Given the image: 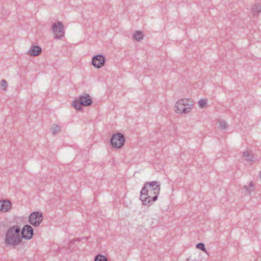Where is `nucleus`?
Listing matches in <instances>:
<instances>
[{
	"mask_svg": "<svg viewBox=\"0 0 261 261\" xmlns=\"http://www.w3.org/2000/svg\"><path fill=\"white\" fill-rule=\"evenodd\" d=\"M20 227L17 225H13L7 230L5 239V243L7 246H16L20 244L22 241V237L20 235Z\"/></svg>",
	"mask_w": 261,
	"mask_h": 261,
	"instance_id": "obj_1",
	"label": "nucleus"
},
{
	"mask_svg": "<svg viewBox=\"0 0 261 261\" xmlns=\"http://www.w3.org/2000/svg\"><path fill=\"white\" fill-rule=\"evenodd\" d=\"M149 192L154 191L157 194H159L160 191V184L156 181H152L151 182H145L141 190V197H143L144 194L143 192Z\"/></svg>",
	"mask_w": 261,
	"mask_h": 261,
	"instance_id": "obj_2",
	"label": "nucleus"
},
{
	"mask_svg": "<svg viewBox=\"0 0 261 261\" xmlns=\"http://www.w3.org/2000/svg\"><path fill=\"white\" fill-rule=\"evenodd\" d=\"M125 141V138L124 136L120 133L113 134L110 140L111 145L115 148H122L124 144Z\"/></svg>",
	"mask_w": 261,
	"mask_h": 261,
	"instance_id": "obj_3",
	"label": "nucleus"
},
{
	"mask_svg": "<svg viewBox=\"0 0 261 261\" xmlns=\"http://www.w3.org/2000/svg\"><path fill=\"white\" fill-rule=\"evenodd\" d=\"M143 193V197H140V200L142 201L144 205H151L154 201H155L158 198V195L154 192V191L149 192H145Z\"/></svg>",
	"mask_w": 261,
	"mask_h": 261,
	"instance_id": "obj_4",
	"label": "nucleus"
},
{
	"mask_svg": "<svg viewBox=\"0 0 261 261\" xmlns=\"http://www.w3.org/2000/svg\"><path fill=\"white\" fill-rule=\"evenodd\" d=\"M43 220V215L40 212H34L31 214L29 216V223L35 227H38Z\"/></svg>",
	"mask_w": 261,
	"mask_h": 261,
	"instance_id": "obj_5",
	"label": "nucleus"
},
{
	"mask_svg": "<svg viewBox=\"0 0 261 261\" xmlns=\"http://www.w3.org/2000/svg\"><path fill=\"white\" fill-rule=\"evenodd\" d=\"M52 30L55 35V38L60 39L64 36V25L61 21L53 23Z\"/></svg>",
	"mask_w": 261,
	"mask_h": 261,
	"instance_id": "obj_6",
	"label": "nucleus"
},
{
	"mask_svg": "<svg viewBox=\"0 0 261 261\" xmlns=\"http://www.w3.org/2000/svg\"><path fill=\"white\" fill-rule=\"evenodd\" d=\"M21 233L22 238L30 240L33 236L34 230L31 226L27 224L23 227Z\"/></svg>",
	"mask_w": 261,
	"mask_h": 261,
	"instance_id": "obj_7",
	"label": "nucleus"
},
{
	"mask_svg": "<svg viewBox=\"0 0 261 261\" xmlns=\"http://www.w3.org/2000/svg\"><path fill=\"white\" fill-rule=\"evenodd\" d=\"M106 62L105 57L102 55L94 56L92 59V64L96 68L101 67Z\"/></svg>",
	"mask_w": 261,
	"mask_h": 261,
	"instance_id": "obj_8",
	"label": "nucleus"
},
{
	"mask_svg": "<svg viewBox=\"0 0 261 261\" xmlns=\"http://www.w3.org/2000/svg\"><path fill=\"white\" fill-rule=\"evenodd\" d=\"M183 102H186V100L184 99H179L178 100L175 106L176 108L175 112L177 113H188L190 112L189 108H185L184 106Z\"/></svg>",
	"mask_w": 261,
	"mask_h": 261,
	"instance_id": "obj_9",
	"label": "nucleus"
},
{
	"mask_svg": "<svg viewBox=\"0 0 261 261\" xmlns=\"http://www.w3.org/2000/svg\"><path fill=\"white\" fill-rule=\"evenodd\" d=\"M12 207V203L9 200H0V212H7Z\"/></svg>",
	"mask_w": 261,
	"mask_h": 261,
	"instance_id": "obj_10",
	"label": "nucleus"
},
{
	"mask_svg": "<svg viewBox=\"0 0 261 261\" xmlns=\"http://www.w3.org/2000/svg\"><path fill=\"white\" fill-rule=\"evenodd\" d=\"M79 98H80L82 104H83L84 106H89L92 103V99L89 94H85L84 95L79 96Z\"/></svg>",
	"mask_w": 261,
	"mask_h": 261,
	"instance_id": "obj_11",
	"label": "nucleus"
},
{
	"mask_svg": "<svg viewBox=\"0 0 261 261\" xmlns=\"http://www.w3.org/2000/svg\"><path fill=\"white\" fill-rule=\"evenodd\" d=\"M41 48L38 45H32L30 50L28 51V54L32 56H38L41 53Z\"/></svg>",
	"mask_w": 261,
	"mask_h": 261,
	"instance_id": "obj_12",
	"label": "nucleus"
},
{
	"mask_svg": "<svg viewBox=\"0 0 261 261\" xmlns=\"http://www.w3.org/2000/svg\"><path fill=\"white\" fill-rule=\"evenodd\" d=\"M251 12L253 16H257L258 14L261 12V5L259 4H255L252 8Z\"/></svg>",
	"mask_w": 261,
	"mask_h": 261,
	"instance_id": "obj_13",
	"label": "nucleus"
},
{
	"mask_svg": "<svg viewBox=\"0 0 261 261\" xmlns=\"http://www.w3.org/2000/svg\"><path fill=\"white\" fill-rule=\"evenodd\" d=\"M72 106L76 110L80 111L83 109L84 106L79 98L73 100Z\"/></svg>",
	"mask_w": 261,
	"mask_h": 261,
	"instance_id": "obj_14",
	"label": "nucleus"
},
{
	"mask_svg": "<svg viewBox=\"0 0 261 261\" xmlns=\"http://www.w3.org/2000/svg\"><path fill=\"white\" fill-rule=\"evenodd\" d=\"M133 37L136 40L140 41L143 39L144 35L141 31H136L133 34Z\"/></svg>",
	"mask_w": 261,
	"mask_h": 261,
	"instance_id": "obj_15",
	"label": "nucleus"
},
{
	"mask_svg": "<svg viewBox=\"0 0 261 261\" xmlns=\"http://www.w3.org/2000/svg\"><path fill=\"white\" fill-rule=\"evenodd\" d=\"M182 99L186 100V102H183L184 106L185 108H189L190 112L192 110L191 107L193 106V101L189 99H186V98H183Z\"/></svg>",
	"mask_w": 261,
	"mask_h": 261,
	"instance_id": "obj_16",
	"label": "nucleus"
},
{
	"mask_svg": "<svg viewBox=\"0 0 261 261\" xmlns=\"http://www.w3.org/2000/svg\"><path fill=\"white\" fill-rule=\"evenodd\" d=\"M94 261H108V259L105 255L98 254L95 256Z\"/></svg>",
	"mask_w": 261,
	"mask_h": 261,
	"instance_id": "obj_17",
	"label": "nucleus"
},
{
	"mask_svg": "<svg viewBox=\"0 0 261 261\" xmlns=\"http://www.w3.org/2000/svg\"><path fill=\"white\" fill-rule=\"evenodd\" d=\"M253 188V182L252 181H251L248 186H244V189H246V191L247 193L250 194L251 193L252 191H254L253 189H252Z\"/></svg>",
	"mask_w": 261,
	"mask_h": 261,
	"instance_id": "obj_18",
	"label": "nucleus"
},
{
	"mask_svg": "<svg viewBox=\"0 0 261 261\" xmlns=\"http://www.w3.org/2000/svg\"><path fill=\"white\" fill-rule=\"evenodd\" d=\"M61 130V126L57 124L53 125V135H56Z\"/></svg>",
	"mask_w": 261,
	"mask_h": 261,
	"instance_id": "obj_19",
	"label": "nucleus"
},
{
	"mask_svg": "<svg viewBox=\"0 0 261 261\" xmlns=\"http://www.w3.org/2000/svg\"><path fill=\"white\" fill-rule=\"evenodd\" d=\"M219 124L220 126L223 129H225L227 128V124L225 121L223 120H220L219 121Z\"/></svg>",
	"mask_w": 261,
	"mask_h": 261,
	"instance_id": "obj_20",
	"label": "nucleus"
},
{
	"mask_svg": "<svg viewBox=\"0 0 261 261\" xmlns=\"http://www.w3.org/2000/svg\"><path fill=\"white\" fill-rule=\"evenodd\" d=\"M196 248L202 250L204 252H206V249L205 247V245L203 243H199L196 245Z\"/></svg>",
	"mask_w": 261,
	"mask_h": 261,
	"instance_id": "obj_21",
	"label": "nucleus"
},
{
	"mask_svg": "<svg viewBox=\"0 0 261 261\" xmlns=\"http://www.w3.org/2000/svg\"><path fill=\"white\" fill-rule=\"evenodd\" d=\"M206 100L201 99L198 101V105L200 108H205L206 107Z\"/></svg>",
	"mask_w": 261,
	"mask_h": 261,
	"instance_id": "obj_22",
	"label": "nucleus"
},
{
	"mask_svg": "<svg viewBox=\"0 0 261 261\" xmlns=\"http://www.w3.org/2000/svg\"><path fill=\"white\" fill-rule=\"evenodd\" d=\"M243 155L245 157H246V160L248 161H251L252 160V156L250 155L249 152L248 151H244L243 153Z\"/></svg>",
	"mask_w": 261,
	"mask_h": 261,
	"instance_id": "obj_23",
	"label": "nucleus"
},
{
	"mask_svg": "<svg viewBox=\"0 0 261 261\" xmlns=\"http://www.w3.org/2000/svg\"><path fill=\"white\" fill-rule=\"evenodd\" d=\"M8 86L7 82L5 80H2L1 81V86L4 90H5Z\"/></svg>",
	"mask_w": 261,
	"mask_h": 261,
	"instance_id": "obj_24",
	"label": "nucleus"
},
{
	"mask_svg": "<svg viewBox=\"0 0 261 261\" xmlns=\"http://www.w3.org/2000/svg\"><path fill=\"white\" fill-rule=\"evenodd\" d=\"M83 239V238H75L74 239V242H80L81 241V240Z\"/></svg>",
	"mask_w": 261,
	"mask_h": 261,
	"instance_id": "obj_25",
	"label": "nucleus"
},
{
	"mask_svg": "<svg viewBox=\"0 0 261 261\" xmlns=\"http://www.w3.org/2000/svg\"><path fill=\"white\" fill-rule=\"evenodd\" d=\"M260 177L261 178V171H260Z\"/></svg>",
	"mask_w": 261,
	"mask_h": 261,
	"instance_id": "obj_26",
	"label": "nucleus"
}]
</instances>
